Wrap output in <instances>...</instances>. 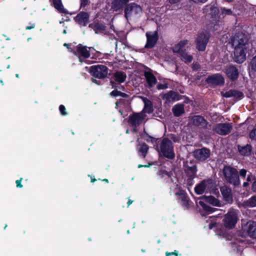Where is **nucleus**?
<instances>
[{"label": "nucleus", "instance_id": "f257e3e1", "mask_svg": "<svg viewBox=\"0 0 256 256\" xmlns=\"http://www.w3.org/2000/svg\"><path fill=\"white\" fill-rule=\"evenodd\" d=\"M230 42L234 48V60L238 63L243 62L248 46V36L242 32L237 33L231 38Z\"/></svg>", "mask_w": 256, "mask_h": 256}, {"label": "nucleus", "instance_id": "f03ea898", "mask_svg": "<svg viewBox=\"0 0 256 256\" xmlns=\"http://www.w3.org/2000/svg\"><path fill=\"white\" fill-rule=\"evenodd\" d=\"M125 16L128 20H136L140 17L142 9L138 5L132 3L128 5L124 10Z\"/></svg>", "mask_w": 256, "mask_h": 256}, {"label": "nucleus", "instance_id": "7ed1b4c3", "mask_svg": "<svg viewBox=\"0 0 256 256\" xmlns=\"http://www.w3.org/2000/svg\"><path fill=\"white\" fill-rule=\"evenodd\" d=\"M223 173L226 180L228 182L234 186L239 185L240 181L236 169L230 166H225L223 169Z\"/></svg>", "mask_w": 256, "mask_h": 256}, {"label": "nucleus", "instance_id": "20e7f679", "mask_svg": "<svg viewBox=\"0 0 256 256\" xmlns=\"http://www.w3.org/2000/svg\"><path fill=\"white\" fill-rule=\"evenodd\" d=\"M160 152L165 157L172 159L174 157V147L172 141L167 138H163L160 144Z\"/></svg>", "mask_w": 256, "mask_h": 256}, {"label": "nucleus", "instance_id": "39448f33", "mask_svg": "<svg viewBox=\"0 0 256 256\" xmlns=\"http://www.w3.org/2000/svg\"><path fill=\"white\" fill-rule=\"evenodd\" d=\"M238 220V211L232 209L225 215L224 219V226L228 228H233Z\"/></svg>", "mask_w": 256, "mask_h": 256}, {"label": "nucleus", "instance_id": "423d86ee", "mask_svg": "<svg viewBox=\"0 0 256 256\" xmlns=\"http://www.w3.org/2000/svg\"><path fill=\"white\" fill-rule=\"evenodd\" d=\"M188 44V41L187 40H182L173 48L174 52L179 53L181 57V59L186 62H190L192 59V56L188 54L183 50L184 46Z\"/></svg>", "mask_w": 256, "mask_h": 256}, {"label": "nucleus", "instance_id": "0eeeda50", "mask_svg": "<svg viewBox=\"0 0 256 256\" xmlns=\"http://www.w3.org/2000/svg\"><path fill=\"white\" fill-rule=\"evenodd\" d=\"M214 184L212 180H204L196 186L194 190L197 194H201L205 192H210Z\"/></svg>", "mask_w": 256, "mask_h": 256}, {"label": "nucleus", "instance_id": "6e6552de", "mask_svg": "<svg viewBox=\"0 0 256 256\" xmlns=\"http://www.w3.org/2000/svg\"><path fill=\"white\" fill-rule=\"evenodd\" d=\"M90 72L93 76L102 78L107 76L108 70L104 65L93 66L90 68Z\"/></svg>", "mask_w": 256, "mask_h": 256}, {"label": "nucleus", "instance_id": "1a4fd4ad", "mask_svg": "<svg viewBox=\"0 0 256 256\" xmlns=\"http://www.w3.org/2000/svg\"><path fill=\"white\" fill-rule=\"evenodd\" d=\"M212 129L217 134L225 136L231 132L232 126L229 123H220L215 124Z\"/></svg>", "mask_w": 256, "mask_h": 256}, {"label": "nucleus", "instance_id": "9d476101", "mask_svg": "<svg viewBox=\"0 0 256 256\" xmlns=\"http://www.w3.org/2000/svg\"><path fill=\"white\" fill-rule=\"evenodd\" d=\"M209 34L207 32L200 34L196 40V48L199 50L204 51L209 39Z\"/></svg>", "mask_w": 256, "mask_h": 256}, {"label": "nucleus", "instance_id": "9b49d317", "mask_svg": "<svg viewBox=\"0 0 256 256\" xmlns=\"http://www.w3.org/2000/svg\"><path fill=\"white\" fill-rule=\"evenodd\" d=\"M171 191L175 195L179 196L184 205L187 206L188 200L186 194L181 188L178 184H174L173 186L171 188Z\"/></svg>", "mask_w": 256, "mask_h": 256}, {"label": "nucleus", "instance_id": "f8f14e48", "mask_svg": "<svg viewBox=\"0 0 256 256\" xmlns=\"http://www.w3.org/2000/svg\"><path fill=\"white\" fill-rule=\"evenodd\" d=\"M204 12L208 18L212 19V22H213L217 20L219 10L216 6H206L204 8Z\"/></svg>", "mask_w": 256, "mask_h": 256}, {"label": "nucleus", "instance_id": "ddd939ff", "mask_svg": "<svg viewBox=\"0 0 256 256\" xmlns=\"http://www.w3.org/2000/svg\"><path fill=\"white\" fill-rule=\"evenodd\" d=\"M146 44L145 45V48H150L154 46L156 43L158 36L156 31L148 32L146 33Z\"/></svg>", "mask_w": 256, "mask_h": 256}, {"label": "nucleus", "instance_id": "4468645a", "mask_svg": "<svg viewBox=\"0 0 256 256\" xmlns=\"http://www.w3.org/2000/svg\"><path fill=\"white\" fill-rule=\"evenodd\" d=\"M194 158L200 161H204L210 157V151L206 148L196 150L194 152Z\"/></svg>", "mask_w": 256, "mask_h": 256}, {"label": "nucleus", "instance_id": "2eb2a0df", "mask_svg": "<svg viewBox=\"0 0 256 256\" xmlns=\"http://www.w3.org/2000/svg\"><path fill=\"white\" fill-rule=\"evenodd\" d=\"M207 82L213 86L222 85L224 82V80L222 75L217 74L210 76L206 79Z\"/></svg>", "mask_w": 256, "mask_h": 256}, {"label": "nucleus", "instance_id": "dca6fc26", "mask_svg": "<svg viewBox=\"0 0 256 256\" xmlns=\"http://www.w3.org/2000/svg\"><path fill=\"white\" fill-rule=\"evenodd\" d=\"M192 124L196 126L210 128V125H208V122L200 116H194L190 118Z\"/></svg>", "mask_w": 256, "mask_h": 256}, {"label": "nucleus", "instance_id": "f3484780", "mask_svg": "<svg viewBox=\"0 0 256 256\" xmlns=\"http://www.w3.org/2000/svg\"><path fill=\"white\" fill-rule=\"evenodd\" d=\"M227 76L232 80H234L238 76V70L234 66L228 65L225 68L224 70Z\"/></svg>", "mask_w": 256, "mask_h": 256}, {"label": "nucleus", "instance_id": "a211bd4d", "mask_svg": "<svg viewBox=\"0 0 256 256\" xmlns=\"http://www.w3.org/2000/svg\"><path fill=\"white\" fill-rule=\"evenodd\" d=\"M144 116L142 113H134L130 116L128 122L134 126H138L142 122Z\"/></svg>", "mask_w": 256, "mask_h": 256}, {"label": "nucleus", "instance_id": "6ab92c4d", "mask_svg": "<svg viewBox=\"0 0 256 256\" xmlns=\"http://www.w3.org/2000/svg\"><path fill=\"white\" fill-rule=\"evenodd\" d=\"M92 48L90 47L88 48L82 46V44H79L77 46L76 50L74 51V54L76 56H80L84 58H88L90 56V52Z\"/></svg>", "mask_w": 256, "mask_h": 256}, {"label": "nucleus", "instance_id": "aec40b11", "mask_svg": "<svg viewBox=\"0 0 256 256\" xmlns=\"http://www.w3.org/2000/svg\"><path fill=\"white\" fill-rule=\"evenodd\" d=\"M113 78L114 81L112 80L110 81L112 88L116 87L114 82L118 83L124 82L126 80V75L124 72H116L114 74Z\"/></svg>", "mask_w": 256, "mask_h": 256}, {"label": "nucleus", "instance_id": "412c9836", "mask_svg": "<svg viewBox=\"0 0 256 256\" xmlns=\"http://www.w3.org/2000/svg\"><path fill=\"white\" fill-rule=\"evenodd\" d=\"M244 230L248 235L253 238L256 239V222H247Z\"/></svg>", "mask_w": 256, "mask_h": 256}, {"label": "nucleus", "instance_id": "4be33fe9", "mask_svg": "<svg viewBox=\"0 0 256 256\" xmlns=\"http://www.w3.org/2000/svg\"><path fill=\"white\" fill-rule=\"evenodd\" d=\"M89 14L86 12H80L74 18L75 21L84 26L88 23Z\"/></svg>", "mask_w": 256, "mask_h": 256}, {"label": "nucleus", "instance_id": "5701e85b", "mask_svg": "<svg viewBox=\"0 0 256 256\" xmlns=\"http://www.w3.org/2000/svg\"><path fill=\"white\" fill-rule=\"evenodd\" d=\"M144 76L146 79L148 88H152L156 84V78L152 72L150 71H146L144 73Z\"/></svg>", "mask_w": 256, "mask_h": 256}, {"label": "nucleus", "instance_id": "b1692460", "mask_svg": "<svg viewBox=\"0 0 256 256\" xmlns=\"http://www.w3.org/2000/svg\"><path fill=\"white\" fill-rule=\"evenodd\" d=\"M222 95L226 98L233 97L234 98H240L242 97L243 94L242 92L236 90H230L228 92H222Z\"/></svg>", "mask_w": 256, "mask_h": 256}, {"label": "nucleus", "instance_id": "393cba45", "mask_svg": "<svg viewBox=\"0 0 256 256\" xmlns=\"http://www.w3.org/2000/svg\"><path fill=\"white\" fill-rule=\"evenodd\" d=\"M130 0H113L112 3V7L115 11L122 9Z\"/></svg>", "mask_w": 256, "mask_h": 256}, {"label": "nucleus", "instance_id": "a878e982", "mask_svg": "<svg viewBox=\"0 0 256 256\" xmlns=\"http://www.w3.org/2000/svg\"><path fill=\"white\" fill-rule=\"evenodd\" d=\"M166 102H171L178 100V95L173 91H170L163 96Z\"/></svg>", "mask_w": 256, "mask_h": 256}, {"label": "nucleus", "instance_id": "bb28decb", "mask_svg": "<svg viewBox=\"0 0 256 256\" xmlns=\"http://www.w3.org/2000/svg\"><path fill=\"white\" fill-rule=\"evenodd\" d=\"M240 206L244 208L256 206V196H252L243 202Z\"/></svg>", "mask_w": 256, "mask_h": 256}, {"label": "nucleus", "instance_id": "cd10ccee", "mask_svg": "<svg viewBox=\"0 0 256 256\" xmlns=\"http://www.w3.org/2000/svg\"><path fill=\"white\" fill-rule=\"evenodd\" d=\"M172 111L174 116H180L184 112V104H177L174 106L172 108Z\"/></svg>", "mask_w": 256, "mask_h": 256}, {"label": "nucleus", "instance_id": "c85d7f7f", "mask_svg": "<svg viewBox=\"0 0 256 256\" xmlns=\"http://www.w3.org/2000/svg\"><path fill=\"white\" fill-rule=\"evenodd\" d=\"M53 4L54 8L60 12L64 14H68V11L64 8L61 0H53Z\"/></svg>", "mask_w": 256, "mask_h": 256}, {"label": "nucleus", "instance_id": "c756f323", "mask_svg": "<svg viewBox=\"0 0 256 256\" xmlns=\"http://www.w3.org/2000/svg\"><path fill=\"white\" fill-rule=\"evenodd\" d=\"M90 26L94 29L96 34L103 32L106 30V26L102 23L92 24Z\"/></svg>", "mask_w": 256, "mask_h": 256}, {"label": "nucleus", "instance_id": "7c9ffc66", "mask_svg": "<svg viewBox=\"0 0 256 256\" xmlns=\"http://www.w3.org/2000/svg\"><path fill=\"white\" fill-rule=\"evenodd\" d=\"M206 202L210 203L214 206H220V201L212 196H203L202 198Z\"/></svg>", "mask_w": 256, "mask_h": 256}, {"label": "nucleus", "instance_id": "2f4dec72", "mask_svg": "<svg viewBox=\"0 0 256 256\" xmlns=\"http://www.w3.org/2000/svg\"><path fill=\"white\" fill-rule=\"evenodd\" d=\"M148 146L146 144H139L138 146V150L140 155L142 156L144 158L146 156L148 151Z\"/></svg>", "mask_w": 256, "mask_h": 256}, {"label": "nucleus", "instance_id": "473e14b6", "mask_svg": "<svg viewBox=\"0 0 256 256\" xmlns=\"http://www.w3.org/2000/svg\"><path fill=\"white\" fill-rule=\"evenodd\" d=\"M142 101L144 104V110L148 113L152 112V102L146 98H142Z\"/></svg>", "mask_w": 256, "mask_h": 256}, {"label": "nucleus", "instance_id": "72a5a7b5", "mask_svg": "<svg viewBox=\"0 0 256 256\" xmlns=\"http://www.w3.org/2000/svg\"><path fill=\"white\" fill-rule=\"evenodd\" d=\"M231 244L234 248H236L238 250H241L246 243L244 240H236L232 242Z\"/></svg>", "mask_w": 256, "mask_h": 256}, {"label": "nucleus", "instance_id": "f704fd0d", "mask_svg": "<svg viewBox=\"0 0 256 256\" xmlns=\"http://www.w3.org/2000/svg\"><path fill=\"white\" fill-rule=\"evenodd\" d=\"M220 191L224 197L226 198V200H229L232 198L230 196V189L226 186H222L220 188Z\"/></svg>", "mask_w": 256, "mask_h": 256}, {"label": "nucleus", "instance_id": "c9c22d12", "mask_svg": "<svg viewBox=\"0 0 256 256\" xmlns=\"http://www.w3.org/2000/svg\"><path fill=\"white\" fill-rule=\"evenodd\" d=\"M238 149L242 155L248 156L250 154L251 146L248 144H247L246 146H238Z\"/></svg>", "mask_w": 256, "mask_h": 256}, {"label": "nucleus", "instance_id": "e433bc0d", "mask_svg": "<svg viewBox=\"0 0 256 256\" xmlns=\"http://www.w3.org/2000/svg\"><path fill=\"white\" fill-rule=\"evenodd\" d=\"M199 204L203 208V209L206 211L210 212H214V208L210 207V206L206 204L204 201L200 200L198 202Z\"/></svg>", "mask_w": 256, "mask_h": 256}, {"label": "nucleus", "instance_id": "4c0bfd02", "mask_svg": "<svg viewBox=\"0 0 256 256\" xmlns=\"http://www.w3.org/2000/svg\"><path fill=\"white\" fill-rule=\"evenodd\" d=\"M186 170H188V175H192V176H196V172H197L196 166L193 165L192 166H188Z\"/></svg>", "mask_w": 256, "mask_h": 256}, {"label": "nucleus", "instance_id": "58836bf2", "mask_svg": "<svg viewBox=\"0 0 256 256\" xmlns=\"http://www.w3.org/2000/svg\"><path fill=\"white\" fill-rule=\"evenodd\" d=\"M251 72L256 76V56L252 58L250 62Z\"/></svg>", "mask_w": 256, "mask_h": 256}, {"label": "nucleus", "instance_id": "ea45409f", "mask_svg": "<svg viewBox=\"0 0 256 256\" xmlns=\"http://www.w3.org/2000/svg\"><path fill=\"white\" fill-rule=\"evenodd\" d=\"M222 14L224 15H231L232 14V12L230 9H228L224 8H222Z\"/></svg>", "mask_w": 256, "mask_h": 256}, {"label": "nucleus", "instance_id": "a19ab883", "mask_svg": "<svg viewBox=\"0 0 256 256\" xmlns=\"http://www.w3.org/2000/svg\"><path fill=\"white\" fill-rule=\"evenodd\" d=\"M195 178V176H192V175H189L188 178L186 180V183L188 186H192L193 184V179Z\"/></svg>", "mask_w": 256, "mask_h": 256}, {"label": "nucleus", "instance_id": "79ce46f5", "mask_svg": "<svg viewBox=\"0 0 256 256\" xmlns=\"http://www.w3.org/2000/svg\"><path fill=\"white\" fill-rule=\"evenodd\" d=\"M80 8H84L90 4L89 0H80Z\"/></svg>", "mask_w": 256, "mask_h": 256}, {"label": "nucleus", "instance_id": "37998d69", "mask_svg": "<svg viewBox=\"0 0 256 256\" xmlns=\"http://www.w3.org/2000/svg\"><path fill=\"white\" fill-rule=\"evenodd\" d=\"M250 137L251 139L256 140V128L252 130L250 132Z\"/></svg>", "mask_w": 256, "mask_h": 256}, {"label": "nucleus", "instance_id": "c03bdc74", "mask_svg": "<svg viewBox=\"0 0 256 256\" xmlns=\"http://www.w3.org/2000/svg\"><path fill=\"white\" fill-rule=\"evenodd\" d=\"M60 111V113L62 115L65 116L66 114V109L64 106L63 105H60L59 107Z\"/></svg>", "mask_w": 256, "mask_h": 256}, {"label": "nucleus", "instance_id": "a18cd8bd", "mask_svg": "<svg viewBox=\"0 0 256 256\" xmlns=\"http://www.w3.org/2000/svg\"><path fill=\"white\" fill-rule=\"evenodd\" d=\"M168 84H159L157 86V88L158 90L166 89V88H168Z\"/></svg>", "mask_w": 256, "mask_h": 256}, {"label": "nucleus", "instance_id": "49530a36", "mask_svg": "<svg viewBox=\"0 0 256 256\" xmlns=\"http://www.w3.org/2000/svg\"><path fill=\"white\" fill-rule=\"evenodd\" d=\"M120 91L114 90L110 92V94L112 96H120Z\"/></svg>", "mask_w": 256, "mask_h": 256}, {"label": "nucleus", "instance_id": "de8ad7c7", "mask_svg": "<svg viewBox=\"0 0 256 256\" xmlns=\"http://www.w3.org/2000/svg\"><path fill=\"white\" fill-rule=\"evenodd\" d=\"M246 170L244 169H242L240 172V174L241 176L244 177L246 176Z\"/></svg>", "mask_w": 256, "mask_h": 256}, {"label": "nucleus", "instance_id": "09e8293b", "mask_svg": "<svg viewBox=\"0 0 256 256\" xmlns=\"http://www.w3.org/2000/svg\"><path fill=\"white\" fill-rule=\"evenodd\" d=\"M192 68L194 70H198L200 68V66L197 63L194 64Z\"/></svg>", "mask_w": 256, "mask_h": 256}, {"label": "nucleus", "instance_id": "8fccbe9b", "mask_svg": "<svg viewBox=\"0 0 256 256\" xmlns=\"http://www.w3.org/2000/svg\"><path fill=\"white\" fill-rule=\"evenodd\" d=\"M22 179V178H21L20 180H16V182L17 187H19V188H22V185L21 184H20V182H21Z\"/></svg>", "mask_w": 256, "mask_h": 256}, {"label": "nucleus", "instance_id": "3c124183", "mask_svg": "<svg viewBox=\"0 0 256 256\" xmlns=\"http://www.w3.org/2000/svg\"><path fill=\"white\" fill-rule=\"evenodd\" d=\"M166 256H170L172 254H174L176 256H178V252L177 251H174L173 252H166Z\"/></svg>", "mask_w": 256, "mask_h": 256}, {"label": "nucleus", "instance_id": "603ef678", "mask_svg": "<svg viewBox=\"0 0 256 256\" xmlns=\"http://www.w3.org/2000/svg\"><path fill=\"white\" fill-rule=\"evenodd\" d=\"M254 180V177L252 176L251 175V176H248L247 178V179H246V180L248 182H252Z\"/></svg>", "mask_w": 256, "mask_h": 256}, {"label": "nucleus", "instance_id": "864d4df0", "mask_svg": "<svg viewBox=\"0 0 256 256\" xmlns=\"http://www.w3.org/2000/svg\"><path fill=\"white\" fill-rule=\"evenodd\" d=\"M192 2H197V3H199V2H200V3H204L206 2L208 0H192Z\"/></svg>", "mask_w": 256, "mask_h": 256}, {"label": "nucleus", "instance_id": "5fc2aeb1", "mask_svg": "<svg viewBox=\"0 0 256 256\" xmlns=\"http://www.w3.org/2000/svg\"><path fill=\"white\" fill-rule=\"evenodd\" d=\"M252 190L254 192H256V180L254 181L252 184Z\"/></svg>", "mask_w": 256, "mask_h": 256}, {"label": "nucleus", "instance_id": "6e6d98bb", "mask_svg": "<svg viewBox=\"0 0 256 256\" xmlns=\"http://www.w3.org/2000/svg\"><path fill=\"white\" fill-rule=\"evenodd\" d=\"M181 0H168V2L171 4H174L178 2Z\"/></svg>", "mask_w": 256, "mask_h": 256}, {"label": "nucleus", "instance_id": "4d7b16f0", "mask_svg": "<svg viewBox=\"0 0 256 256\" xmlns=\"http://www.w3.org/2000/svg\"><path fill=\"white\" fill-rule=\"evenodd\" d=\"M34 27H35V24H33L30 26H26V30H30L32 28H34Z\"/></svg>", "mask_w": 256, "mask_h": 256}, {"label": "nucleus", "instance_id": "13d9d810", "mask_svg": "<svg viewBox=\"0 0 256 256\" xmlns=\"http://www.w3.org/2000/svg\"><path fill=\"white\" fill-rule=\"evenodd\" d=\"M127 96V94L125 93H124V92H120V96H122V97H124V98H125Z\"/></svg>", "mask_w": 256, "mask_h": 256}, {"label": "nucleus", "instance_id": "bf43d9fd", "mask_svg": "<svg viewBox=\"0 0 256 256\" xmlns=\"http://www.w3.org/2000/svg\"><path fill=\"white\" fill-rule=\"evenodd\" d=\"M249 185L248 182L247 181L246 182H244L243 184V186L246 187Z\"/></svg>", "mask_w": 256, "mask_h": 256}, {"label": "nucleus", "instance_id": "052dcab7", "mask_svg": "<svg viewBox=\"0 0 256 256\" xmlns=\"http://www.w3.org/2000/svg\"><path fill=\"white\" fill-rule=\"evenodd\" d=\"M132 202H133L132 200H129L128 202V206H129L130 204H132Z\"/></svg>", "mask_w": 256, "mask_h": 256}, {"label": "nucleus", "instance_id": "680f3d73", "mask_svg": "<svg viewBox=\"0 0 256 256\" xmlns=\"http://www.w3.org/2000/svg\"><path fill=\"white\" fill-rule=\"evenodd\" d=\"M146 166H143V165H142V164H139V165L138 166V167L139 168H142V167H146Z\"/></svg>", "mask_w": 256, "mask_h": 256}, {"label": "nucleus", "instance_id": "e2e57ef3", "mask_svg": "<svg viewBox=\"0 0 256 256\" xmlns=\"http://www.w3.org/2000/svg\"><path fill=\"white\" fill-rule=\"evenodd\" d=\"M64 46H67V48L69 49V48L68 47V44H64Z\"/></svg>", "mask_w": 256, "mask_h": 256}, {"label": "nucleus", "instance_id": "0e129e2a", "mask_svg": "<svg viewBox=\"0 0 256 256\" xmlns=\"http://www.w3.org/2000/svg\"><path fill=\"white\" fill-rule=\"evenodd\" d=\"M16 78H19V75H18V74H16Z\"/></svg>", "mask_w": 256, "mask_h": 256}, {"label": "nucleus", "instance_id": "69168bd1", "mask_svg": "<svg viewBox=\"0 0 256 256\" xmlns=\"http://www.w3.org/2000/svg\"><path fill=\"white\" fill-rule=\"evenodd\" d=\"M104 180L105 182H108V180L107 179H104Z\"/></svg>", "mask_w": 256, "mask_h": 256}, {"label": "nucleus", "instance_id": "338daca9", "mask_svg": "<svg viewBox=\"0 0 256 256\" xmlns=\"http://www.w3.org/2000/svg\"><path fill=\"white\" fill-rule=\"evenodd\" d=\"M212 226H212L210 225V228H212Z\"/></svg>", "mask_w": 256, "mask_h": 256}, {"label": "nucleus", "instance_id": "774afa93", "mask_svg": "<svg viewBox=\"0 0 256 256\" xmlns=\"http://www.w3.org/2000/svg\"><path fill=\"white\" fill-rule=\"evenodd\" d=\"M64 32V34H66V30H64V32Z\"/></svg>", "mask_w": 256, "mask_h": 256}]
</instances>
